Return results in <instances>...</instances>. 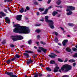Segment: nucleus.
I'll return each mask as SVG.
<instances>
[{"mask_svg":"<svg viewBox=\"0 0 77 77\" xmlns=\"http://www.w3.org/2000/svg\"><path fill=\"white\" fill-rule=\"evenodd\" d=\"M14 27H16L13 29V31L15 33L27 34L29 33L30 32V29L28 27L23 26H20V25L19 24L14 25Z\"/></svg>","mask_w":77,"mask_h":77,"instance_id":"nucleus-1","label":"nucleus"},{"mask_svg":"<svg viewBox=\"0 0 77 77\" xmlns=\"http://www.w3.org/2000/svg\"><path fill=\"white\" fill-rule=\"evenodd\" d=\"M71 66L68 64H66L64 65L61 68V69L62 71L65 70V71H68L69 70L71 69Z\"/></svg>","mask_w":77,"mask_h":77,"instance_id":"nucleus-2","label":"nucleus"},{"mask_svg":"<svg viewBox=\"0 0 77 77\" xmlns=\"http://www.w3.org/2000/svg\"><path fill=\"white\" fill-rule=\"evenodd\" d=\"M11 38L14 41H18V40H21V39H23V37L21 35L18 36H11Z\"/></svg>","mask_w":77,"mask_h":77,"instance_id":"nucleus-3","label":"nucleus"},{"mask_svg":"<svg viewBox=\"0 0 77 77\" xmlns=\"http://www.w3.org/2000/svg\"><path fill=\"white\" fill-rule=\"evenodd\" d=\"M41 50H42L44 53H45L47 51V50L45 49L42 47H38V49H37V51L38 53H41Z\"/></svg>","mask_w":77,"mask_h":77,"instance_id":"nucleus-4","label":"nucleus"},{"mask_svg":"<svg viewBox=\"0 0 77 77\" xmlns=\"http://www.w3.org/2000/svg\"><path fill=\"white\" fill-rule=\"evenodd\" d=\"M67 9H66V11H71V10L74 11L75 9V7L71 6H67Z\"/></svg>","mask_w":77,"mask_h":77,"instance_id":"nucleus-5","label":"nucleus"},{"mask_svg":"<svg viewBox=\"0 0 77 77\" xmlns=\"http://www.w3.org/2000/svg\"><path fill=\"white\" fill-rule=\"evenodd\" d=\"M6 74L8 75H10V77H17V76L15 75H14V73L12 72H6L5 73Z\"/></svg>","mask_w":77,"mask_h":77,"instance_id":"nucleus-6","label":"nucleus"},{"mask_svg":"<svg viewBox=\"0 0 77 77\" xmlns=\"http://www.w3.org/2000/svg\"><path fill=\"white\" fill-rule=\"evenodd\" d=\"M45 21L47 23H53V21L51 20H48V17L46 16L45 17Z\"/></svg>","mask_w":77,"mask_h":77,"instance_id":"nucleus-7","label":"nucleus"},{"mask_svg":"<svg viewBox=\"0 0 77 77\" xmlns=\"http://www.w3.org/2000/svg\"><path fill=\"white\" fill-rule=\"evenodd\" d=\"M21 17H22V15H19L17 16V19L18 21H21Z\"/></svg>","mask_w":77,"mask_h":77,"instance_id":"nucleus-8","label":"nucleus"},{"mask_svg":"<svg viewBox=\"0 0 77 77\" xmlns=\"http://www.w3.org/2000/svg\"><path fill=\"white\" fill-rule=\"evenodd\" d=\"M51 55H49V56H50V57L51 58H54L56 56H57V55L54 53H51Z\"/></svg>","mask_w":77,"mask_h":77,"instance_id":"nucleus-9","label":"nucleus"},{"mask_svg":"<svg viewBox=\"0 0 77 77\" xmlns=\"http://www.w3.org/2000/svg\"><path fill=\"white\" fill-rule=\"evenodd\" d=\"M5 20L7 23L8 24L10 23V20H9V18L8 17H5Z\"/></svg>","mask_w":77,"mask_h":77,"instance_id":"nucleus-10","label":"nucleus"},{"mask_svg":"<svg viewBox=\"0 0 77 77\" xmlns=\"http://www.w3.org/2000/svg\"><path fill=\"white\" fill-rule=\"evenodd\" d=\"M51 6L48 7V9H46L44 12L43 13V15H44V14H47V12H48V10L49 9H51Z\"/></svg>","mask_w":77,"mask_h":77,"instance_id":"nucleus-11","label":"nucleus"},{"mask_svg":"<svg viewBox=\"0 0 77 77\" xmlns=\"http://www.w3.org/2000/svg\"><path fill=\"white\" fill-rule=\"evenodd\" d=\"M49 26L50 27L51 29H54V26L53 24H54V22H53V23H52L51 22H49Z\"/></svg>","mask_w":77,"mask_h":77,"instance_id":"nucleus-12","label":"nucleus"},{"mask_svg":"<svg viewBox=\"0 0 77 77\" xmlns=\"http://www.w3.org/2000/svg\"><path fill=\"white\" fill-rule=\"evenodd\" d=\"M59 69V67L57 66H56L54 68V72H57L58 71V70H57Z\"/></svg>","mask_w":77,"mask_h":77,"instance_id":"nucleus-13","label":"nucleus"},{"mask_svg":"<svg viewBox=\"0 0 77 77\" xmlns=\"http://www.w3.org/2000/svg\"><path fill=\"white\" fill-rule=\"evenodd\" d=\"M68 41L67 40H65L63 41L62 42L63 45L65 46L66 45V43L68 42Z\"/></svg>","mask_w":77,"mask_h":77,"instance_id":"nucleus-14","label":"nucleus"},{"mask_svg":"<svg viewBox=\"0 0 77 77\" xmlns=\"http://www.w3.org/2000/svg\"><path fill=\"white\" fill-rule=\"evenodd\" d=\"M66 51H68V52H71V49L69 48H67L66 49Z\"/></svg>","mask_w":77,"mask_h":77,"instance_id":"nucleus-15","label":"nucleus"},{"mask_svg":"<svg viewBox=\"0 0 77 77\" xmlns=\"http://www.w3.org/2000/svg\"><path fill=\"white\" fill-rule=\"evenodd\" d=\"M0 15L2 16V17H5L6 16V14L2 12H0Z\"/></svg>","mask_w":77,"mask_h":77,"instance_id":"nucleus-16","label":"nucleus"},{"mask_svg":"<svg viewBox=\"0 0 77 77\" xmlns=\"http://www.w3.org/2000/svg\"><path fill=\"white\" fill-rule=\"evenodd\" d=\"M32 62L33 61H32V60H31L30 59L29 61H27L26 62L27 64V65H28V64H29L30 63H32Z\"/></svg>","mask_w":77,"mask_h":77,"instance_id":"nucleus-17","label":"nucleus"},{"mask_svg":"<svg viewBox=\"0 0 77 77\" xmlns=\"http://www.w3.org/2000/svg\"><path fill=\"white\" fill-rule=\"evenodd\" d=\"M23 55L26 56L27 58H28V57H29V54L28 53H24L23 54Z\"/></svg>","mask_w":77,"mask_h":77,"instance_id":"nucleus-18","label":"nucleus"},{"mask_svg":"<svg viewBox=\"0 0 77 77\" xmlns=\"http://www.w3.org/2000/svg\"><path fill=\"white\" fill-rule=\"evenodd\" d=\"M72 14V12L71 11H70L69 12L67 13V15H71Z\"/></svg>","mask_w":77,"mask_h":77,"instance_id":"nucleus-19","label":"nucleus"},{"mask_svg":"<svg viewBox=\"0 0 77 77\" xmlns=\"http://www.w3.org/2000/svg\"><path fill=\"white\" fill-rule=\"evenodd\" d=\"M15 57L18 58H20V56L18 54H16L15 55Z\"/></svg>","mask_w":77,"mask_h":77,"instance_id":"nucleus-20","label":"nucleus"},{"mask_svg":"<svg viewBox=\"0 0 77 77\" xmlns=\"http://www.w3.org/2000/svg\"><path fill=\"white\" fill-rule=\"evenodd\" d=\"M72 50L73 51H75V52L77 51V49L75 48H72Z\"/></svg>","mask_w":77,"mask_h":77,"instance_id":"nucleus-21","label":"nucleus"},{"mask_svg":"<svg viewBox=\"0 0 77 77\" xmlns=\"http://www.w3.org/2000/svg\"><path fill=\"white\" fill-rule=\"evenodd\" d=\"M24 12V9L23 8H22L20 10V13H23Z\"/></svg>","mask_w":77,"mask_h":77,"instance_id":"nucleus-22","label":"nucleus"},{"mask_svg":"<svg viewBox=\"0 0 77 77\" xmlns=\"http://www.w3.org/2000/svg\"><path fill=\"white\" fill-rule=\"evenodd\" d=\"M25 52V53H33V52L29 51H26Z\"/></svg>","mask_w":77,"mask_h":77,"instance_id":"nucleus-23","label":"nucleus"},{"mask_svg":"<svg viewBox=\"0 0 77 77\" xmlns=\"http://www.w3.org/2000/svg\"><path fill=\"white\" fill-rule=\"evenodd\" d=\"M57 3L58 5H59L61 3V1L58 0L57 2Z\"/></svg>","mask_w":77,"mask_h":77,"instance_id":"nucleus-24","label":"nucleus"},{"mask_svg":"<svg viewBox=\"0 0 77 77\" xmlns=\"http://www.w3.org/2000/svg\"><path fill=\"white\" fill-rule=\"evenodd\" d=\"M57 14V12L54 11L52 15L53 16H55V15H56Z\"/></svg>","mask_w":77,"mask_h":77,"instance_id":"nucleus-25","label":"nucleus"},{"mask_svg":"<svg viewBox=\"0 0 77 77\" xmlns=\"http://www.w3.org/2000/svg\"><path fill=\"white\" fill-rule=\"evenodd\" d=\"M51 64H54L55 63V61L53 60H51L50 62Z\"/></svg>","mask_w":77,"mask_h":77,"instance_id":"nucleus-26","label":"nucleus"},{"mask_svg":"<svg viewBox=\"0 0 77 77\" xmlns=\"http://www.w3.org/2000/svg\"><path fill=\"white\" fill-rule=\"evenodd\" d=\"M46 69L48 71H51V69H50L49 67H47Z\"/></svg>","mask_w":77,"mask_h":77,"instance_id":"nucleus-27","label":"nucleus"},{"mask_svg":"<svg viewBox=\"0 0 77 77\" xmlns=\"http://www.w3.org/2000/svg\"><path fill=\"white\" fill-rule=\"evenodd\" d=\"M35 32L37 33H39V32H41V30L39 29H37L35 30Z\"/></svg>","mask_w":77,"mask_h":77,"instance_id":"nucleus-28","label":"nucleus"},{"mask_svg":"<svg viewBox=\"0 0 77 77\" xmlns=\"http://www.w3.org/2000/svg\"><path fill=\"white\" fill-rule=\"evenodd\" d=\"M69 62L72 63V62H75V60L73 59H71V60H69Z\"/></svg>","mask_w":77,"mask_h":77,"instance_id":"nucleus-29","label":"nucleus"},{"mask_svg":"<svg viewBox=\"0 0 77 77\" xmlns=\"http://www.w3.org/2000/svg\"><path fill=\"white\" fill-rule=\"evenodd\" d=\"M39 10L40 12H42V11H44V8H39Z\"/></svg>","mask_w":77,"mask_h":77,"instance_id":"nucleus-30","label":"nucleus"},{"mask_svg":"<svg viewBox=\"0 0 77 77\" xmlns=\"http://www.w3.org/2000/svg\"><path fill=\"white\" fill-rule=\"evenodd\" d=\"M55 42H56L57 43L58 42V41H59V40H58V39L57 38H56L55 39Z\"/></svg>","mask_w":77,"mask_h":77,"instance_id":"nucleus-31","label":"nucleus"},{"mask_svg":"<svg viewBox=\"0 0 77 77\" xmlns=\"http://www.w3.org/2000/svg\"><path fill=\"white\" fill-rule=\"evenodd\" d=\"M58 60L59 62H63V60L62 59L60 58H58Z\"/></svg>","mask_w":77,"mask_h":77,"instance_id":"nucleus-32","label":"nucleus"},{"mask_svg":"<svg viewBox=\"0 0 77 77\" xmlns=\"http://www.w3.org/2000/svg\"><path fill=\"white\" fill-rule=\"evenodd\" d=\"M11 60H9L7 61V64H9L11 63Z\"/></svg>","mask_w":77,"mask_h":77,"instance_id":"nucleus-33","label":"nucleus"},{"mask_svg":"<svg viewBox=\"0 0 77 77\" xmlns=\"http://www.w3.org/2000/svg\"><path fill=\"white\" fill-rule=\"evenodd\" d=\"M29 44H31V43H32V40H30L28 42Z\"/></svg>","mask_w":77,"mask_h":77,"instance_id":"nucleus-34","label":"nucleus"},{"mask_svg":"<svg viewBox=\"0 0 77 77\" xmlns=\"http://www.w3.org/2000/svg\"><path fill=\"white\" fill-rule=\"evenodd\" d=\"M68 24L69 26H73L74 25V24H73V23H69Z\"/></svg>","mask_w":77,"mask_h":77,"instance_id":"nucleus-35","label":"nucleus"},{"mask_svg":"<svg viewBox=\"0 0 77 77\" xmlns=\"http://www.w3.org/2000/svg\"><path fill=\"white\" fill-rule=\"evenodd\" d=\"M53 34L54 35H55L56 36H57L58 35V33L57 32H54L53 33Z\"/></svg>","mask_w":77,"mask_h":77,"instance_id":"nucleus-36","label":"nucleus"},{"mask_svg":"<svg viewBox=\"0 0 77 77\" xmlns=\"http://www.w3.org/2000/svg\"><path fill=\"white\" fill-rule=\"evenodd\" d=\"M15 59H16V57H14L13 58L11 59V61H14V60H15Z\"/></svg>","mask_w":77,"mask_h":77,"instance_id":"nucleus-37","label":"nucleus"},{"mask_svg":"<svg viewBox=\"0 0 77 77\" xmlns=\"http://www.w3.org/2000/svg\"><path fill=\"white\" fill-rule=\"evenodd\" d=\"M35 75L34 77H38V73H35L34 74Z\"/></svg>","mask_w":77,"mask_h":77,"instance_id":"nucleus-38","label":"nucleus"},{"mask_svg":"<svg viewBox=\"0 0 77 77\" xmlns=\"http://www.w3.org/2000/svg\"><path fill=\"white\" fill-rule=\"evenodd\" d=\"M54 52H55V53H60V52H59V51H58L57 50H54Z\"/></svg>","mask_w":77,"mask_h":77,"instance_id":"nucleus-39","label":"nucleus"},{"mask_svg":"<svg viewBox=\"0 0 77 77\" xmlns=\"http://www.w3.org/2000/svg\"><path fill=\"white\" fill-rule=\"evenodd\" d=\"M40 43L42 44H43V45H45V44H46L45 43H44V42H42V41H41Z\"/></svg>","mask_w":77,"mask_h":77,"instance_id":"nucleus-40","label":"nucleus"},{"mask_svg":"<svg viewBox=\"0 0 77 77\" xmlns=\"http://www.w3.org/2000/svg\"><path fill=\"white\" fill-rule=\"evenodd\" d=\"M38 76H39V77H41V76H42V74H41V73H38Z\"/></svg>","mask_w":77,"mask_h":77,"instance_id":"nucleus-41","label":"nucleus"},{"mask_svg":"<svg viewBox=\"0 0 77 77\" xmlns=\"http://www.w3.org/2000/svg\"><path fill=\"white\" fill-rule=\"evenodd\" d=\"M62 77H69V75H64Z\"/></svg>","mask_w":77,"mask_h":77,"instance_id":"nucleus-42","label":"nucleus"},{"mask_svg":"<svg viewBox=\"0 0 77 77\" xmlns=\"http://www.w3.org/2000/svg\"><path fill=\"white\" fill-rule=\"evenodd\" d=\"M26 10H27L28 11H29L30 10V8L28 6H27L26 7Z\"/></svg>","mask_w":77,"mask_h":77,"instance_id":"nucleus-43","label":"nucleus"},{"mask_svg":"<svg viewBox=\"0 0 77 77\" xmlns=\"http://www.w3.org/2000/svg\"><path fill=\"white\" fill-rule=\"evenodd\" d=\"M34 3L35 4V5H38V3L37 2H35Z\"/></svg>","mask_w":77,"mask_h":77,"instance_id":"nucleus-44","label":"nucleus"},{"mask_svg":"<svg viewBox=\"0 0 77 77\" xmlns=\"http://www.w3.org/2000/svg\"><path fill=\"white\" fill-rule=\"evenodd\" d=\"M73 57H77V53L75 54Z\"/></svg>","mask_w":77,"mask_h":77,"instance_id":"nucleus-45","label":"nucleus"},{"mask_svg":"<svg viewBox=\"0 0 77 77\" xmlns=\"http://www.w3.org/2000/svg\"><path fill=\"white\" fill-rule=\"evenodd\" d=\"M75 65H76V63H73V66L74 67V66H75Z\"/></svg>","mask_w":77,"mask_h":77,"instance_id":"nucleus-46","label":"nucleus"},{"mask_svg":"<svg viewBox=\"0 0 77 77\" xmlns=\"http://www.w3.org/2000/svg\"><path fill=\"white\" fill-rule=\"evenodd\" d=\"M41 26V24H38L35 25V26Z\"/></svg>","mask_w":77,"mask_h":77,"instance_id":"nucleus-47","label":"nucleus"},{"mask_svg":"<svg viewBox=\"0 0 77 77\" xmlns=\"http://www.w3.org/2000/svg\"><path fill=\"white\" fill-rule=\"evenodd\" d=\"M44 18L43 17H42V20H40V21H44Z\"/></svg>","mask_w":77,"mask_h":77,"instance_id":"nucleus-48","label":"nucleus"},{"mask_svg":"<svg viewBox=\"0 0 77 77\" xmlns=\"http://www.w3.org/2000/svg\"><path fill=\"white\" fill-rule=\"evenodd\" d=\"M39 65L40 66H42L43 67H44V66H43V65H42V64H39Z\"/></svg>","mask_w":77,"mask_h":77,"instance_id":"nucleus-49","label":"nucleus"},{"mask_svg":"<svg viewBox=\"0 0 77 77\" xmlns=\"http://www.w3.org/2000/svg\"><path fill=\"white\" fill-rule=\"evenodd\" d=\"M14 46H15V45H10V47H14Z\"/></svg>","mask_w":77,"mask_h":77,"instance_id":"nucleus-50","label":"nucleus"},{"mask_svg":"<svg viewBox=\"0 0 77 77\" xmlns=\"http://www.w3.org/2000/svg\"><path fill=\"white\" fill-rule=\"evenodd\" d=\"M20 47H21V48H24V45H22L20 46Z\"/></svg>","mask_w":77,"mask_h":77,"instance_id":"nucleus-51","label":"nucleus"},{"mask_svg":"<svg viewBox=\"0 0 77 77\" xmlns=\"http://www.w3.org/2000/svg\"><path fill=\"white\" fill-rule=\"evenodd\" d=\"M68 60V58H66L64 61V62H66Z\"/></svg>","mask_w":77,"mask_h":77,"instance_id":"nucleus-52","label":"nucleus"},{"mask_svg":"<svg viewBox=\"0 0 77 77\" xmlns=\"http://www.w3.org/2000/svg\"><path fill=\"white\" fill-rule=\"evenodd\" d=\"M51 2V0H49L48 1V3L49 4Z\"/></svg>","mask_w":77,"mask_h":77,"instance_id":"nucleus-53","label":"nucleus"},{"mask_svg":"<svg viewBox=\"0 0 77 77\" xmlns=\"http://www.w3.org/2000/svg\"><path fill=\"white\" fill-rule=\"evenodd\" d=\"M10 1H12V0H7V2H10Z\"/></svg>","mask_w":77,"mask_h":77,"instance_id":"nucleus-54","label":"nucleus"},{"mask_svg":"<svg viewBox=\"0 0 77 77\" xmlns=\"http://www.w3.org/2000/svg\"><path fill=\"white\" fill-rule=\"evenodd\" d=\"M60 29H61L62 30H63V31H64V29L62 27H60Z\"/></svg>","mask_w":77,"mask_h":77,"instance_id":"nucleus-55","label":"nucleus"},{"mask_svg":"<svg viewBox=\"0 0 77 77\" xmlns=\"http://www.w3.org/2000/svg\"><path fill=\"white\" fill-rule=\"evenodd\" d=\"M8 10H9V11H10V12H11V10L9 9V7H8Z\"/></svg>","mask_w":77,"mask_h":77,"instance_id":"nucleus-56","label":"nucleus"},{"mask_svg":"<svg viewBox=\"0 0 77 77\" xmlns=\"http://www.w3.org/2000/svg\"><path fill=\"white\" fill-rule=\"evenodd\" d=\"M37 15L38 16L39 15V13L38 12H37Z\"/></svg>","mask_w":77,"mask_h":77,"instance_id":"nucleus-57","label":"nucleus"},{"mask_svg":"<svg viewBox=\"0 0 77 77\" xmlns=\"http://www.w3.org/2000/svg\"><path fill=\"white\" fill-rule=\"evenodd\" d=\"M5 12H7V10L6 9H5Z\"/></svg>","mask_w":77,"mask_h":77,"instance_id":"nucleus-58","label":"nucleus"},{"mask_svg":"<svg viewBox=\"0 0 77 77\" xmlns=\"http://www.w3.org/2000/svg\"><path fill=\"white\" fill-rule=\"evenodd\" d=\"M37 37L38 38H39L40 37V35H38L37 36Z\"/></svg>","mask_w":77,"mask_h":77,"instance_id":"nucleus-59","label":"nucleus"},{"mask_svg":"<svg viewBox=\"0 0 77 77\" xmlns=\"http://www.w3.org/2000/svg\"><path fill=\"white\" fill-rule=\"evenodd\" d=\"M35 48V49H37L38 48V47L36 46H34Z\"/></svg>","mask_w":77,"mask_h":77,"instance_id":"nucleus-60","label":"nucleus"},{"mask_svg":"<svg viewBox=\"0 0 77 77\" xmlns=\"http://www.w3.org/2000/svg\"><path fill=\"white\" fill-rule=\"evenodd\" d=\"M7 2V0H4V2Z\"/></svg>","mask_w":77,"mask_h":77,"instance_id":"nucleus-61","label":"nucleus"},{"mask_svg":"<svg viewBox=\"0 0 77 77\" xmlns=\"http://www.w3.org/2000/svg\"><path fill=\"white\" fill-rule=\"evenodd\" d=\"M58 45H60V46H61V44L60 43H58Z\"/></svg>","mask_w":77,"mask_h":77,"instance_id":"nucleus-62","label":"nucleus"},{"mask_svg":"<svg viewBox=\"0 0 77 77\" xmlns=\"http://www.w3.org/2000/svg\"><path fill=\"white\" fill-rule=\"evenodd\" d=\"M59 72H61V69H60L59 70Z\"/></svg>","mask_w":77,"mask_h":77,"instance_id":"nucleus-63","label":"nucleus"},{"mask_svg":"<svg viewBox=\"0 0 77 77\" xmlns=\"http://www.w3.org/2000/svg\"><path fill=\"white\" fill-rule=\"evenodd\" d=\"M36 44H39V42H36Z\"/></svg>","mask_w":77,"mask_h":77,"instance_id":"nucleus-64","label":"nucleus"}]
</instances>
